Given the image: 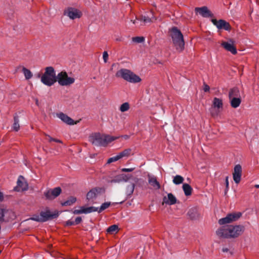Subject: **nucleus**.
Returning a JSON list of instances; mask_svg holds the SVG:
<instances>
[{"label": "nucleus", "instance_id": "obj_15", "mask_svg": "<svg viewBox=\"0 0 259 259\" xmlns=\"http://www.w3.org/2000/svg\"><path fill=\"white\" fill-rule=\"evenodd\" d=\"M3 222H9L14 220L16 218L15 212L11 209H3Z\"/></svg>", "mask_w": 259, "mask_h": 259}, {"label": "nucleus", "instance_id": "obj_49", "mask_svg": "<svg viewBox=\"0 0 259 259\" xmlns=\"http://www.w3.org/2000/svg\"><path fill=\"white\" fill-rule=\"evenodd\" d=\"M211 115L212 117H215V116H218V112H219V111H211Z\"/></svg>", "mask_w": 259, "mask_h": 259}, {"label": "nucleus", "instance_id": "obj_48", "mask_svg": "<svg viewBox=\"0 0 259 259\" xmlns=\"http://www.w3.org/2000/svg\"><path fill=\"white\" fill-rule=\"evenodd\" d=\"M210 88L209 85L206 84H204L203 90L205 92H207L209 91Z\"/></svg>", "mask_w": 259, "mask_h": 259}, {"label": "nucleus", "instance_id": "obj_7", "mask_svg": "<svg viewBox=\"0 0 259 259\" xmlns=\"http://www.w3.org/2000/svg\"><path fill=\"white\" fill-rule=\"evenodd\" d=\"M241 215L242 213L239 212L229 213L226 217L220 219L219 223L221 225L231 223L238 220Z\"/></svg>", "mask_w": 259, "mask_h": 259}, {"label": "nucleus", "instance_id": "obj_50", "mask_svg": "<svg viewBox=\"0 0 259 259\" xmlns=\"http://www.w3.org/2000/svg\"><path fill=\"white\" fill-rule=\"evenodd\" d=\"M3 209L0 208V221L3 222L4 218H3Z\"/></svg>", "mask_w": 259, "mask_h": 259}, {"label": "nucleus", "instance_id": "obj_14", "mask_svg": "<svg viewBox=\"0 0 259 259\" xmlns=\"http://www.w3.org/2000/svg\"><path fill=\"white\" fill-rule=\"evenodd\" d=\"M42 222L47 221L48 220L56 218L58 216V213H51L50 210L46 211H41L40 213Z\"/></svg>", "mask_w": 259, "mask_h": 259}, {"label": "nucleus", "instance_id": "obj_20", "mask_svg": "<svg viewBox=\"0 0 259 259\" xmlns=\"http://www.w3.org/2000/svg\"><path fill=\"white\" fill-rule=\"evenodd\" d=\"M188 215L191 220H195L199 217V213L197 208L193 207L190 209L188 212Z\"/></svg>", "mask_w": 259, "mask_h": 259}, {"label": "nucleus", "instance_id": "obj_59", "mask_svg": "<svg viewBox=\"0 0 259 259\" xmlns=\"http://www.w3.org/2000/svg\"><path fill=\"white\" fill-rule=\"evenodd\" d=\"M229 253L231 255L233 254V252L232 251H230Z\"/></svg>", "mask_w": 259, "mask_h": 259}, {"label": "nucleus", "instance_id": "obj_41", "mask_svg": "<svg viewBox=\"0 0 259 259\" xmlns=\"http://www.w3.org/2000/svg\"><path fill=\"white\" fill-rule=\"evenodd\" d=\"M74 214H81V213H84V207H81L80 209H75L73 211Z\"/></svg>", "mask_w": 259, "mask_h": 259}, {"label": "nucleus", "instance_id": "obj_30", "mask_svg": "<svg viewBox=\"0 0 259 259\" xmlns=\"http://www.w3.org/2000/svg\"><path fill=\"white\" fill-rule=\"evenodd\" d=\"M118 227L116 225H111L107 229V232L111 234L116 233L118 232Z\"/></svg>", "mask_w": 259, "mask_h": 259}, {"label": "nucleus", "instance_id": "obj_54", "mask_svg": "<svg viewBox=\"0 0 259 259\" xmlns=\"http://www.w3.org/2000/svg\"><path fill=\"white\" fill-rule=\"evenodd\" d=\"M54 142H57V143H62L61 141H60V140L57 139H54Z\"/></svg>", "mask_w": 259, "mask_h": 259}, {"label": "nucleus", "instance_id": "obj_18", "mask_svg": "<svg viewBox=\"0 0 259 259\" xmlns=\"http://www.w3.org/2000/svg\"><path fill=\"white\" fill-rule=\"evenodd\" d=\"M149 184L155 190H158L160 188V185L157 181L156 178L150 175L148 176Z\"/></svg>", "mask_w": 259, "mask_h": 259}, {"label": "nucleus", "instance_id": "obj_23", "mask_svg": "<svg viewBox=\"0 0 259 259\" xmlns=\"http://www.w3.org/2000/svg\"><path fill=\"white\" fill-rule=\"evenodd\" d=\"M135 187V185L134 183H130L125 188V194L127 197H131L133 194Z\"/></svg>", "mask_w": 259, "mask_h": 259}, {"label": "nucleus", "instance_id": "obj_21", "mask_svg": "<svg viewBox=\"0 0 259 259\" xmlns=\"http://www.w3.org/2000/svg\"><path fill=\"white\" fill-rule=\"evenodd\" d=\"M223 106V101L221 99L215 97L213 98L212 102V107L217 108L219 110L220 108H222Z\"/></svg>", "mask_w": 259, "mask_h": 259}, {"label": "nucleus", "instance_id": "obj_36", "mask_svg": "<svg viewBox=\"0 0 259 259\" xmlns=\"http://www.w3.org/2000/svg\"><path fill=\"white\" fill-rule=\"evenodd\" d=\"M108 183H119L122 182L119 175L116 176L112 179L108 180Z\"/></svg>", "mask_w": 259, "mask_h": 259}, {"label": "nucleus", "instance_id": "obj_58", "mask_svg": "<svg viewBox=\"0 0 259 259\" xmlns=\"http://www.w3.org/2000/svg\"><path fill=\"white\" fill-rule=\"evenodd\" d=\"M115 65H116V64H114H114H112V68H111V69H112V67H113V66H115Z\"/></svg>", "mask_w": 259, "mask_h": 259}, {"label": "nucleus", "instance_id": "obj_47", "mask_svg": "<svg viewBox=\"0 0 259 259\" xmlns=\"http://www.w3.org/2000/svg\"><path fill=\"white\" fill-rule=\"evenodd\" d=\"M66 225L67 226H71L75 225L74 222L70 220H68L66 222Z\"/></svg>", "mask_w": 259, "mask_h": 259}, {"label": "nucleus", "instance_id": "obj_55", "mask_svg": "<svg viewBox=\"0 0 259 259\" xmlns=\"http://www.w3.org/2000/svg\"><path fill=\"white\" fill-rule=\"evenodd\" d=\"M131 21L134 23V24H136L137 23V21L136 20H131Z\"/></svg>", "mask_w": 259, "mask_h": 259}, {"label": "nucleus", "instance_id": "obj_40", "mask_svg": "<svg viewBox=\"0 0 259 259\" xmlns=\"http://www.w3.org/2000/svg\"><path fill=\"white\" fill-rule=\"evenodd\" d=\"M120 159V157H119L118 155H117L115 156L112 157L108 159L107 161L108 163H111L113 162H115L117 161L118 160Z\"/></svg>", "mask_w": 259, "mask_h": 259}, {"label": "nucleus", "instance_id": "obj_31", "mask_svg": "<svg viewBox=\"0 0 259 259\" xmlns=\"http://www.w3.org/2000/svg\"><path fill=\"white\" fill-rule=\"evenodd\" d=\"M76 200L75 197H70L67 200L61 203L62 206H69L73 204Z\"/></svg>", "mask_w": 259, "mask_h": 259}, {"label": "nucleus", "instance_id": "obj_11", "mask_svg": "<svg viewBox=\"0 0 259 259\" xmlns=\"http://www.w3.org/2000/svg\"><path fill=\"white\" fill-rule=\"evenodd\" d=\"M101 189L100 188H94L90 190L87 194V199L89 202H93L95 199L101 193Z\"/></svg>", "mask_w": 259, "mask_h": 259}, {"label": "nucleus", "instance_id": "obj_51", "mask_svg": "<svg viewBox=\"0 0 259 259\" xmlns=\"http://www.w3.org/2000/svg\"><path fill=\"white\" fill-rule=\"evenodd\" d=\"M46 136L48 137L47 140L49 141V142H51L52 141L54 142V139H55L54 138H52L51 137H50L49 135H46Z\"/></svg>", "mask_w": 259, "mask_h": 259}, {"label": "nucleus", "instance_id": "obj_6", "mask_svg": "<svg viewBox=\"0 0 259 259\" xmlns=\"http://www.w3.org/2000/svg\"><path fill=\"white\" fill-rule=\"evenodd\" d=\"M62 86H68L73 84L75 79L73 77H69L65 71H61L57 75L56 82Z\"/></svg>", "mask_w": 259, "mask_h": 259}, {"label": "nucleus", "instance_id": "obj_34", "mask_svg": "<svg viewBox=\"0 0 259 259\" xmlns=\"http://www.w3.org/2000/svg\"><path fill=\"white\" fill-rule=\"evenodd\" d=\"M111 205V203L110 202H106L103 203L100 206V207L98 209V212L100 213L106 208H108Z\"/></svg>", "mask_w": 259, "mask_h": 259}, {"label": "nucleus", "instance_id": "obj_22", "mask_svg": "<svg viewBox=\"0 0 259 259\" xmlns=\"http://www.w3.org/2000/svg\"><path fill=\"white\" fill-rule=\"evenodd\" d=\"M235 97H240V92L237 88H234L231 89L229 93V99Z\"/></svg>", "mask_w": 259, "mask_h": 259}, {"label": "nucleus", "instance_id": "obj_16", "mask_svg": "<svg viewBox=\"0 0 259 259\" xmlns=\"http://www.w3.org/2000/svg\"><path fill=\"white\" fill-rule=\"evenodd\" d=\"M177 199L176 197L171 193H168L167 196H164L162 199V204L165 203L166 204L171 205L177 203Z\"/></svg>", "mask_w": 259, "mask_h": 259}, {"label": "nucleus", "instance_id": "obj_27", "mask_svg": "<svg viewBox=\"0 0 259 259\" xmlns=\"http://www.w3.org/2000/svg\"><path fill=\"white\" fill-rule=\"evenodd\" d=\"M153 18H154V17L153 16V14H152L151 17H150L149 16L142 15L141 16H140V18H137V20H140L141 21H143L144 23H150V22H152V19Z\"/></svg>", "mask_w": 259, "mask_h": 259}, {"label": "nucleus", "instance_id": "obj_1", "mask_svg": "<svg viewBox=\"0 0 259 259\" xmlns=\"http://www.w3.org/2000/svg\"><path fill=\"white\" fill-rule=\"evenodd\" d=\"M244 231V227L242 225L223 226L217 231V235L222 238H236L241 235Z\"/></svg>", "mask_w": 259, "mask_h": 259}, {"label": "nucleus", "instance_id": "obj_26", "mask_svg": "<svg viewBox=\"0 0 259 259\" xmlns=\"http://www.w3.org/2000/svg\"><path fill=\"white\" fill-rule=\"evenodd\" d=\"M20 125H19V120L18 116L17 115H15L14 116V123L12 126L13 129L16 132L18 131L19 130Z\"/></svg>", "mask_w": 259, "mask_h": 259}, {"label": "nucleus", "instance_id": "obj_45", "mask_svg": "<svg viewBox=\"0 0 259 259\" xmlns=\"http://www.w3.org/2000/svg\"><path fill=\"white\" fill-rule=\"evenodd\" d=\"M135 167H132L129 168H123L121 169V171L123 172H132L135 169Z\"/></svg>", "mask_w": 259, "mask_h": 259}, {"label": "nucleus", "instance_id": "obj_35", "mask_svg": "<svg viewBox=\"0 0 259 259\" xmlns=\"http://www.w3.org/2000/svg\"><path fill=\"white\" fill-rule=\"evenodd\" d=\"M130 109V104L127 102H125L121 105L119 110L121 112H124L127 111Z\"/></svg>", "mask_w": 259, "mask_h": 259}, {"label": "nucleus", "instance_id": "obj_60", "mask_svg": "<svg viewBox=\"0 0 259 259\" xmlns=\"http://www.w3.org/2000/svg\"><path fill=\"white\" fill-rule=\"evenodd\" d=\"M37 103H38V101L36 100V103L37 104Z\"/></svg>", "mask_w": 259, "mask_h": 259}, {"label": "nucleus", "instance_id": "obj_29", "mask_svg": "<svg viewBox=\"0 0 259 259\" xmlns=\"http://www.w3.org/2000/svg\"><path fill=\"white\" fill-rule=\"evenodd\" d=\"M22 72L24 73L26 79H29L32 77V72L26 68L22 67Z\"/></svg>", "mask_w": 259, "mask_h": 259}, {"label": "nucleus", "instance_id": "obj_17", "mask_svg": "<svg viewBox=\"0 0 259 259\" xmlns=\"http://www.w3.org/2000/svg\"><path fill=\"white\" fill-rule=\"evenodd\" d=\"M57 116L59 118H60L62 121H63L64 123H65L68 125H73V124L76 123V122H75L72 118H71L68 116H67L66 114H65L62 112L57 113Z\"/></svg>", "mask_w": 259, "mask_h": 259}, {"label": "nucleus", "instance_id": "obj_52", "mask_svg": "<svg viewBox=\"0 0 259 259\" xmlns=\"http://www.w3.org/2000/svg\"><path fill=\"white\" fill-rule=\"evenodd\" d=\"M222 251L224 252H227L229 251V249L227 248H223Z\"/></svg>", "mask_w": 259, "mask_h": 259}, {"label": "nucleus", "instance_id": "obj_19", "mask_svg": "<svg viewBox=\"0 0 259 259\" xmlns=\"http://www.w3.org/2000/svg\"><path fill=\"white\" fill-rule=\"evenodd\" d=\"M222 45L227 51L230 52L233 55L237 53V50L233 44L229 42H223Z\"/></svg>", "mask_w": 259, "mask_h": 259}, {"label": "nucleus", "instance_id": "obj_8", "mask_svg": "<svg viewBox=\"0 0 259 259\" xmlns=\"http://www.w3.org/2000/svg\"><path fill=\"white\" fill-rule=\"evenodd\" d=\"M61 188L58 187L46 190L44 192V194L47 200H52L57 197L61 194Z\"/></svg>", "mask_w": 259, "mask_h": 259}, {"label": "nucleus", "instance_id": "obj_25", "mask_svg": "<svg viewBox=\"0 0 259 259\" xmlns=\"http://www.w3.org/2000/svg\"><path fill=\"white\" fill-rule=\"evenodd\" d=\"M230 100L231 106L235 108L239 107L241 103L240 97L233 98L232 99H230Z\"/></svg>", "mask_w": 259, "mask_h": 259}, {"label": "nucleus", "instance_id": "obj_10", "mask_svg": "<svg viewBox=\"0 0 259 259\" xmlns=\"http://www.w3.org/2000/svg\"><path fill=\"white\" fill-rule=\"evenodd\" d=\"M64 14L67 16L71 19L79 18L81 16V13L73 8H68L64 11Z\"/></svg>", "mask_w": 259, "mask_h": 259}, {"label": "nucleus", "instance_id": "obj_56", "mask_svg": "<svg viewBox=\"0 0 259 259\" xmlns=\"http://www.w3.org/2000/svg\"><path fill=\"white\" fill-rule=\"evenodd\" d=\"M255 187L256 188H259V185H256L255 186Z\"/></svg>", "mask_w": 259, "mask_h": 259}, {"label": "nucleus", "instance_id": "obj_38", "mask_svg": "<svg viewBox=\"0 0 259 259\" xmlns=\"http://www.w3.org/2000/svg\"><path fill=\"white\" fill-rule=\"evenodd\" d=\"M120 179H121V182H127L131 178V175H126L125 174H121L119 175Z\"/></svg>", "mask_w": 259, "mask_h": 259}, {"label": "nucleus", "instance_id": "obj_53", "mask_svg": "<svg viewBox=\"0 0 259 259\" xmlns=\"http://www.w3.org/2000/svg\"><path fill=\"white\" fill-rule=\"evenodd\" d=\"M3 199V194L2 192H0V201H2Z\"/></svg>", "mask_w": 259, "mask_h": 259}, {"label": "nucleus", "instance_id": "obj_33", "mask_svg": "<svg viewBox=\"0 0 259 259\" xmlns=\"http://www.w3.org/2000/svg\"><path fill=\"white\" fill-rule=\"evenodd\" d=\"M131 151H132L131 149L130 148L126 149H125L124 150H123V151L121 152L120 153H119L118 155L119 157H120V159L123 157L128 156L130 154Z\"/></svg>", "mask_w": 259, "mask_h": 259}, {"label": "nucleus", "instance_id": "obj_24", "mask_svg": "<svg viewBox=\"0 0 259 259\" xmlns=\"http://www.w3.org/2000/svg\"><path fill=\"white\" fill-rule=\"evenodd\" d=\"M182 188L186 196H188L191 195L193 189L190 185L186 183L183 184Z\"/></svg>", "mask_w": 259, "mask_h": 259}, {"label": "nucleus", "instance_id": "obj_46", "mask_svg": "<svg viewBox=\"0 0 259 259\" xmlns=\"http://www.w3.org/2000/svg\"><path fill=\"white\" fill-rule=\"evenodd\" d=\"M81 221H82V219L80 217H77L75 219V221H74L75 225L79 224L81 222Z\"/></svg>", "mask_w": 259, "mask_h": 259}, {"label": "nucleus", "instance_id": "obj_57", "mask_svg": "<svg viewBox=\"0 0 259 259\" xmlns=\"http://www.w3.org/2000/svg\"><path fill=\"white\" fill-rule=\"evenodd\" d=\"M37 77H38V78H40V73H38V74H37Z\"/></svg>", "mask_w": 259, "mask_h": 259}, {"label": "nucleus", "instance_id": "obj_2", "mask_svg": "<svg viewBox=\"0 0 259 259\" xmlns=\"http://www.w3.org/2000/svg\"><path fill=\"white\" fill-rule=\"evenodd\" d=\"M117 139V137L96 133L90 137V141L96 146L106 147L109 143Z\"/></svg>", "mask_w": 259, "mask_h": 259}, {"label": "nucleus", "instance_id": "obj_4", "mask_svg": "<svg viewBox=\"0 0 259 259\" xmlns=\"http://www.w3.org/2000/svg\"><path fill=\"white\" fill-rule=\"evenodd\" d=\"M57 75L54 68L52 66L47 67L45 72L40 77L41 82L46 85L51 87L56 82Z\"/></svg>", "mask_w": 259, "mask_h": 259}, {"label": "nucleus", "instance_id": "obj_12", "mask_svg": "<svg viewBox=\"0 0 259 259\" xmlns=\"http://www.w3.org/2000/svg\"><path fill=\"white\" fill-rule=\"evenodd\" d=\"M195 11L196 13H199L201 16L204 18L212 17L213 16V14L206 6H203L200 8L197 7L195 8Z\"/></svg>", "mask_w": 259, "mask_h": 259}, {"label": "nucleus", "instance_id": "obj_43", "mask_svg": "<svg viewBox=\"0 0 259 259\" xmlns=\"http://www.w3.org/2000/svg\"><path fill=\"white\" fill-rule=\"evenodd\" d=\"M108 58V54L106 51L103 52V58L104 62L106 63L107 62V59Z\"/></svg>", "mask_w": 259, "mask_h": 259}, {"label": "nucleus", "instance_id": "obj_44", "mask_svg": "<svg viewBox=\"0 0 259 259\" xmlns=\"http://www.w3.org/2000/svg\"><path fill=\"white\" fill-rule=\"evenodd\" d=\"M21 178H23V177L21 176H20L19 177V179H18L17 185H18V186L22 188L23 187V183L20 180Z\"/></svg>", "mask_w": 259, "mask_h": 259}, {"label": "nucleus", "instance_id": "obj_42", "mask_svg": "<svg viewBox=\"0 0 259 259\" xmlns=\"http://www.w3.org/2000/svg\"><path fill=\"white\" fill-rule=\"evenodd\" d=\"M229 177L228 176H227L225 178V185H226V189H225V194L227 193V191H228L229 189Z\"/></svg>", "mask_w": 259, "mask_h": 259}, {"label": "nucleus", "instance_id": "obj_9", "mask_svg": "<svg viewBox=\"0 0 259 259\" xmlns=\"http://www.w3.org/2000/svg\"><path fill=\"white\" fill-rule=\"evenodd\" d=\"M211 22L219 29H224L227 31L231 30V25L224 20L220 19L217 20L215 19H211Z\"/></svg>", "mask_w": 259, "mask_h": 259}, {"label": "nucleus", "instance_id": "obj_5", "mask_svg": "<svg viewBox=\"0 0 259 259\" xmlns=\"http://www.w3.org/2000/svg\"><path fill=\"white\" fill-rule=\"evenodd\" d=\"M117 77H121L125 80L131 83H138L141 81L140 77L127 69H121L115 74Z\"/></svg>", "mask_w": 259, "mask_h": 259}, {"label": "nucleus", "instance_id": "obj_39", "mask_svg": "<svg viewBox=\"0 0 259 259\" xmlns=\"http://www.w3.org/2000/svg\"><path fill=\"white\" fill-rule=\"evenodd\" d=\"M29 220L35 221L38 222H42L40 214L39 215L37 214L34 215L32 217L29 218Z\"/></svg>", "mask_w": 259, "mask_h": 259}, {"label": "nucleus", "instance_id": "obj_37", "mask_svg": "<svg viewBox=\"0 0 259 259\" xmlns=\"http://www.w3.org/2000/svg\"><path fill=\"white\" fill-rule=\"evenodd\" d=\"M132 40L135 42L141 43L144 41L145 38L144 37L142 36H136L133 37Z\"/></svg>", "mask_w": 259, "mask_h": 259}, {"label": "nucleus", "instance_id": "obj_32", "mask_svg": "<svg viewBox=\"0 0 259 259\" xmlns=\"http://www.w3.org/2000/svg\"><path fill=\"white\" fill-rule=\"evenodd\" d=\"M98 211V208L94 206H90L89 207H84V212L85 214L89 213L92 212Z\"/></svg>", "mask_w": 259, "mask_h": 259}, {"label": "nucleus", "instance_id": "obj_3", "mask_svg": "<svg viewBox=\"0 0 259 259\" xmlns=\"http://www.w3.org/2000/svg\"><path fill=\"white\" fill-rule=\"evenodd\" d=\"M170 35L176 49L179 51H182L184 48L185 42L181 31L177 27H173L171 29Z\"/></svg>", "mask_w": 259, "mask_h": 259}, {"label": "nucleus", "instance_id": "obj_13", "mask_svg": "<svg viewBox=\"0 0 259 259\" xmlns=\"http://www.w3.org/2000/svg\"><path fill=\"white\" fill-rule=\"evenodd\" d=\"M242 167L240 164L236 165L233 174V180L235 183L238 184L241 180Z\"/></svg>", "mask_w": 259, "mask_h": 259}, {"label": "nucleus", "instance_id": "obj_28", "mask_svg": "<svg viewBox=\"0 0 259 259\" xmlns=\"http://www.w3.org/2000/svg\"><path fill=\"white\" fill-rule=\"evenodd\" d=\"M184 179L180 175H176L174 177L172 182L176 185H179L183 183Z\"/></svg>", "mask_w": 259, "mask_h": 259}]
</instances>
